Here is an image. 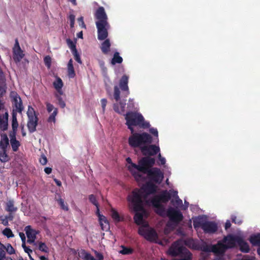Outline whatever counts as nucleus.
I'll return each mask as SVG.
<instances>
[{
  "mask_svg": "<svg viewBox=\"0 0 260 260\" xmlns=\"http://www.w3.org/2000/svg\"><path fill=\"white\" fill-rule=\"evenodd\" d=\"M58 104L61 108H64L66 107V103L62 100V98L58 94L55 95Z\"/></svg>",
  "mask_w": 260,
  "mask_h": 260,
  "instance_id": "50",
  "label": "nucleus"
},
{
  "mask_svg": "<svg viewBox=\"0 0 260 260\" xmlns=\"http://www.w3.org/2000/svg\"><path fill=\"white\" fill-rule=\"evenodd\" d=\"M167 216L169 217L170 221L175 225L179 224L183 219V216L181 211L172 207L167 210Z\"/></svg>",
  "mask_w": 260,
  "mask_h": 260,
  "instance_id": "9",
  "label": "nucleus"
},
{
  "mask_svg": "<svg viewBox=\"0 0 260 260\" xmlns=\"http://www.w3.org/2000/svg\"><path fill=\"white\" fill-rule=\"evenodd\" d=\"M7 149H1L0 151V161L2 162H6L8 161L10 158L8 154L7 153Z\"/></svg>",
  "mask_w": 260,
  "mask_h": 260,
  "instance_id": "37",
  "label": "nucleus"
},
{
  "mask_svg": "<svg viewBox=\"0 0 260 260\" xmlns=\"http://www.w3.org/2000/svg\"><path fill=\"white\" fill-rule=\"evenodd\" d=\"M10 144L12 147V150L16 152L18 150L19 147L20 146V142L17 139L10 140Z\"/></svg>",
  "mask_w": 260,
  "mask_h": 260,
  "instance_id": "39",
  "label": "nucleus"
},
{
  "mask_svg": "<svg viewBox=\"0 0 260 260\" xmlns=\"http://www.w3.org/2000/svg\"><path fill=\"white\" fill-rule=\"evenodd\" d=\"M17 129H13L9 132V136L10 138V140L16 139Z\"/></svg>",
  "mask_w": 260,
  "mask_h": 260,
  "instance_id": "55",
  "label": "nucleus"
},
{
  "mask_svg": "<svg viewBox=\"0 0 260 260\" xmlns=\"http://www.w3.org/2000/svg\"><path fill=\"white\" fill-rule=\"evenodd\" d=\"M237 245L239 246L241 251L245 253H247L249 251L250 249L248 243L240 236L239 237Z\"/></svg>",
  "mask_w": 260,
  "mask_h": 260,
  "instance_id": "24",
  "label": "nucleus"
},
{
  "mask_svg": "<svg viewBox=\"0 0 260 260\" xmlns=\"http://www.w3.org/2000/svg\"><path fill=\"white\" fill-rule=\"evenodd\" d=\"M24 54L21 49L13 50V58L16 63L19 62L24 57Z\"/></svg>",
  "mask_w": 260,
  "mask_h": 260,
  "instance_id": "25",
  "label": "nucleus"
},
{
  "mask_svg": "<svg viewBox=\"0 0 260 260\" xmlns=\"http://www.w3.org/2000/svg\"><path fill=\"white\" fill-rule=\"evenodd\" d=\"M40 162L42 165H46L47 164V159L46 157L45 156H44V155L42 156L41 157L40 159Z\"/></svg>",
  "mask_w": 260,
  "mask_h": 260,
  "instance_id": "60",
  "label": "nucleus"
},
{
  "mask_svg": "<svg viewBox=\"0 0 260 260\" xmlns=\"http://www.w3.org/2000/svg\"><path fill=\"white\" fill-rule=\"evenodd\" d=\"M12 128L13 129H17L18 126V123L17 119V113L14 112V110H13L12 112Z\"/></svg>",
  "mask_w": 260,
  "mask_h": 260,
  "instance_id": "40",
  "label": "nucleus"
},
{
  "mask_svg": "<svg viewBox=\"0 0 260 260\" xmlns=\"http://www.w3.org/2000/svg\"><path fill=\"white\" fill-rule=\"evenodd\" d=\"M99 220L100 221V225L101 226V229L103 230L107 231L109 229L110 226L109 221L105 216L103 215H100Z\"/></svg>",
  "mask_w": 260,
  "mask_h": 260,
  "instance_id": "28",
  "label": "nucleus"
},
{
  "mask_svg": "<svg viewBox=\"0 0 260 260\" xmlns=\"http://www.w3.org/2000/svg\"><path fill=\"white\" fill-rule=\"evenodd\" d=\"M0 148L1 149H7L9 145V140L6 134L3 133L1 135Z\"/></svg>",
  "mask_w": 260,
  "mask_h": 260,
  "instance_id": "27",
  "label": "nucleus"
},
{
  "mask_svg": "<svg viewBox=\"0 0 260 260\" xmlns=\"http://www.w3.org/2000/svg\"><path fill=\"white\" fill-rule=\"evenodd\" d=\"M6 85V79L2 70L0 68V95H3L6 92L4 86Z\"/></svg>",
  "mask_w": 260,
  "mask_h": 260,
  "instance_id": "31",
  "label": "nucleus"
},
{
  "mask_svg": "<svg viewBox=\"0 0 260 260\" xmlns=\"http://www.w3.org/2000/svg\"><path fill=\"white\" fill-rule=\"evenodd\" d=\"M194 228H201L205 233L214 234L217 231V224L214 221H204L201 217L195 219L193 222Z\"/></svg>",
  "mask_w": 260,
  "mask_h": 260,
  "instance_id": "5",
  "label": "nucleus"
},
{
  "mask_svg": "<svg viewBox=\"0 0 260 260\" xmlns=\"http://www.w3.org/2000/svg\"><path fill=\"white\" fill-rule=\"evenodd\" d=\"M36 243H37V245H38V249L40 251L44 252H48V248L45 243L39 241H37Z\"/></svg>",
  "mask_w": 260,
  "mask_h": 260,
  "instance_id": "43",
  "label": "nucleus"
},
{
  "mask_svg": "<svg viewBox=\"0 0 260 260\" xmlns=\"http://www.w3.org/2000/svg\"><path fill=\"white\" fill-rule=\"evenodd\" d=\"M95 257L98 259H95L93 256H92L90 254L87 253L85 250H82L80 253L79 254V256L83 258L84 260H103V255L102 253L95 252Z\"/></svg>",
  "mask_w": 260,
  "mask_h": 260,
  "instance_id": "20",
  "label": "nucleus"
},
{
  "mask_svg": "<svg viewBox=\"0 0 260 260\" xmlns=\"http://www.w3.org/2000/svg\"><path fill=\"white\" fill-rule=\"evenodd\" d=\"M149 132L153 135L158 139V134L156 128L151 127L149 129Z\"/></svg>",
  "mask_w": 260,
  "mask_h": 260,
  "instance_id": "57",
  "label": "nucleus"
},
{
  "mask_svg": "<svg viewBox=\"0 0 260 260\" xmlns=\"http://www.w3.org/2000/svg\"><path fill=\"white\" fill-rule=\"evenodd\" d=\"M120 94L119 88L117 86H115L114 88V98L116 102L120 100Z\"/></svg>",
  "mask_w": 260,
  "mask_h": 260,
  "instance_id": "46",
  "label": "nucleus"
},
{
  "mask_svg": "<svg viewBox=\"0 0 260 260\" xmlns=\"http://www.w3.org/2000/svg\"><path fill=\"white\" fill-rule=\"evenodd\" d=\"M24 231L25 232L27 238V242L30 244H33L37 246V243L35 240L37 235L39 233V231L32 228L30 225H27L24 228Z\"/></svg>",
  "mask_w": 260,
  "mask_h": 260,
  "instance_id": "14",
  "label": "nucleus"
},
{
  "mask_svg": "<svg viewBox=\"0 0 260 260\" xmlns=\"http://www.w3.org/2000/svg\"><path fill=\"white\" fill-rule=\"evenodd\" d=\"M95 24L98 30V39L99 40H105L108 36V29L109 27L108 22H95Z\"/></svg>",
  "mask_w": 260,
  "mask_h": 260,
  "instance_id": "12",
  "label": "nucleus"
},
{
  "mask_svg": "<svg viewBox=\"0 0 260 260\" xmlns=\"http://www.w3.org/2000/svg\"><path fill=\"white\" fill-rule=\"evenodd\" d=\"M128 77L126 75L122 76L120 79L119 85L121 90L123 92L124 96L126 97L129 94V89L128 86Z\"/></svg>",
  "mask_w": 260,
  "mask_h": 260,
  "instance_id": "18",
  "label": "nucleus"
},
{
  "mask_svg": "<svg viewBox=\"0 0 260 260\" xmlns=\"http://www.w3.org/2000/svg\"><path fill=\"white\" fill-rule=\"evenodd\" d=\"M2 233L8 238H12L14 236L12 230L9 228H5L3 231Z\"/></svg>",
  "mask_w": 260,
  "mask_h": 260,
  "instance_id": "44",
  "label": "nucleus"
},
{
  "mask_svg": "<svg viewBox=\"0 0 260 260\" xmlns=\"http://www.w3.org/2000/svg\"><path fill=\"white\" fill-rule=\"evenodd\" d=\"M131 171L136 181H141L144 180V177L143 175L140 173V172L134 171L132 170H131Z\"/></svg>",
  "mask_w": 260,
  "mask_h": 260,
  "instance_id": "42",
  "label": "nucleus"
},
{
  "mask_svg": "<svg viewBox=\"0 0 260 260\" xmlns=\"http://www.w3.org/2000/svg\"><path fill=\"white\" fill-rule=\"evenodd\" d=\"M68 73L70 78H74L76 74L73 63L72 59H70L68 63Z\"/></svg>",
  "mask_w": 260,
  "mask_h": 260,
  "instance_id": "33",
  "label": "nucleus"
},
{
  "mask_svg": "<svg viewBox=\"0 0 260 260\" xmlns=\"http://www.w3.org/2000/svg\"><path fill=\"white\" fill-rule=\"evenodd\" d=\"M75 15H74L73 14H71L69 16L70 24V27L71 28L74 27V23H75Z\"/></svg>",
  "mask_w": 260,
  "mask_h": 260,
  "instance_id": "56",
  "label": "nucleus"
},
{
  "mask_svg": "<svg viewBox=\"0 0 260 260\" xmlns=\"http://www.w3.org/2000/svg\"><path fill=\"white\" fill-rule=\"evenodd\" d=\"M58 113V110L57 109H54V110L53 112L50 114L49 117L48 118V122H55V117L57 115V114Z\"/></svg>",
  "mask_w": 260,
  "mask_h": 260,
  "instance_id": "45",
  "label": "nucleus"
},
{
  "mask_svg": "<svg viewBox=\"0 0 260 260\" xmlns=\"http://www.w3.org/2000/svg\"><path fill=\"white\" fill-rule=\"evenodd\" d=\"M250 243L254 246H260V234L252 235L249 238Z\"/></svg>",
  "mask_w": 260,
  "mask_h": 260,
  "instance_id": "29",
  "label": "nucleus"
},
{
  "mask_svg": "<svg viewBox=\"0 0 260 260\" xmlns=\"http://www.w3.org/2000/svg\"><path fill=\"white\" fill-rule=\"evenodd\" d=\"M5 245L0 242V258H6V252L5 251Z\"/></svg>",
  "mask_w": 260,
  "mask_h": 260,
  "instance_id": "51",
  "label": "nucleus"
},
{
  "mask_svg": "<svg viewBox=\"0 0 260 260\" xmlns=\"http://www.w3.org/2000/svg\"><path fill=\"white\" fill-rule=\"evenodd\" d=\"M126 101H120L119 103L114 104L113 109L114 111L119 114H122L125 111V107L126 105Z\"/></svg>",
  "mask_w": 260,
  "mask_h": 260,
  "instance_id": "26",
  "label": "nucleus"
},
{
  "mask_svg": "<svg viewBox=\"0 0 260 260\" xmlns=\"http://www.w3.org/2000/svg\"><path fill=\"white\" fill-rule=\"evenodd\" d=\"M67 43L69 47L71 49L72 52L77 50L76 45L74 43V42L70 39H68L67 40Z\"/></svg>",
  "mask_w": 260,
  "mask_h": 260,
  "instance_id": "49",
  "label": "nucleus"
},
{
  "mask_svg": "<svg viewBox=\"0 0 260 260\" xmlns=\"http://www.w3.org/2000/svg\"><path fill=\"white\" fill-rule=\"evenodd\" d=\"M5 250L9 254H14L15 253V250L14 248L12 247L11 244L7 243L6 245H5Z\"/></svg>",
  "mask_w": 260,
  "mask_h": 260,
  "instance_id": "47",
  "label": "nucleus"
},
{
  "mask_svg": "<svg viewBox=\"0 0 260 260\" xmlns=\"http://www.w3.org/2000/svg\"><path fill=\"white\" fill-rule=\"evenodd\" d=\"M154 158L149 156L142 157L138 161V164H133V168L144 174H146L155 164Z\"/></svg>",
  "mask_w": 260,
  "mask_h": 260,
  "instance_id": "6",
  "label": "nucleus"
},
{
  "mask_svg": "<svg viewBox=\"0 0 260 260\" xmlns=\"http://www.w3.org/2000/svg\"><path fill=\"white\" fill-rule=\"evenodd\" d=\"M74 56V58L75 59V60L78 62L80 64H81L82 63V61H81V59L80 58V55L79 54V53H78V51L77 50H75L73 52H72Z\"/></svg>",
  "mask_w": 260,
  "mask_h": 260,
  "instance_id": "52",
  "label": "nucleus"
},
{
  "mask_svg": "<svg viewBox=\"0 0 260 260\" xmlns=\"http://www.w3.org/2000/svg\"><path fill=\"white\" fill-rule=\"evenodd\" d=\"M143 189L147 194H153L156 191L157 186L152 182L149 181L144 185Z\"/></svg>",
  "mask_w": 260,
  "mask_h": 260,
  "instance_id": "23",
  "label": "nucleus"
},
{
  "mask_svg": "<svg viewBox=\"0 0 260 260\" xmlns=\"http://www.w3.org/2000/svg\"><path fill=\"white\" fill-rule=\"evenodd\" d=\"M19 235L22 240V244L24 245V243H25V241H26V237H25V234L22 232H20L19 234Z\"/></svg>",
  "mask_w": 260,
  "mask_h": 260,
  "instance_id": "61",
  "label": "nucleus"
},
{
  "mask_svg": "<svg viewBox=\"0 0 260 260\" xmlns=\"http://www.w3.org/2000/svg\"><path fill=\"white\" fill-rule=\"evenodd\" d=\"M63 85L62 81L59 77H57L56 80L53 82L54 87L60 94H62L61 88L63 87Z\"/></svg>",
  "mask_w": 260,
  "mask_h": 260,
  "instance_id": "32",
  "label": "nucleus"
},
{
  "mask_svg": "<svg viewBox=\"0 0 260 260\" xmlns=\"http://www.w3.org/2000/svg\"><path fill=\"white\" fill-rule=\"evenodd\" d=\"M146 174L148 178L152 182L159 184L164 178V173L158 168H152Z\"/></svg>",
  "mask_w": 260,
  "mask_h": 260,
  "instance_id": "8",
  "label": "nucleus"
},
{
  "mask_svg": "<svg viewBox=\"0 0 260 260\" xmlns=\"http://www.w3.org/2000/svg\"><path fill=\"white\" fill-rule=\"evenodd\" d=\"M20 49H21V48L20 47L18 40L17 39H16L15 40V44L13 48V50L18 49L19 50Z\"/></svg>",
  "mask_w": 260,
  "mask_h": 260,
  "instance_id": "62",
  "label": "nucleus"
},
{
  "mask_svg": "<svg viewBox=\"0 0 260 260\" xmlns=\"http://www.w3.org/2000/svg\"><path fill=\"white\" fill-rule=\"evenodd\" d=\"M138 233L145 239L150 242H155L158 238L156 232L152 228H141L139 229Z\"/></svg>",
  "mask_w": 260,
  "mask_h": 260,
  "instance_id": "10",
  "label": "nucleus"
},
{
  "mask_svg": "<svg viewBox=\"0 0 260 260\" xmlns=\"http://www.w3.org/2000/svg\"><path fill=\"white\" fill-rule=\"evenodd\" d=\"M101 102L103 110L104 111L107 103V100L105 99H103L101 100Z\"/></svg>",
  "mask_w": 260,
  "mask_h": 260,
  "instance_id": "63",
  "label": "nucleus"
},
{
  "mask_svg": "<svg viewBox=\"0 0 260 260\" xmlns=\"http://www.w3.org/2000/svg\"><path fill=\"white\" fill-rule=\"evenodd\" d=\"M58 197L59 198L58 199L56 198V200L60 206V208L64 211H68L69 209L67 204L64 202V200L61 198L60 195L58 196Z\"/></svg>",
  "mask_w": 260,
  "mask_h": 260,
  "instance_id": "38",
  "label": "nucleus"
},
{
  "mask_svg": "<svg viewBox=\"0 0 260 260\" xmlns=\"http://www.w3.org/2000/svg\"><path fill=\"white\" fill-rule=\"evenodd\" d=\"M122 249L119 251L120 253L123 255H128L132 254L134 252V249L132 248L126 247L122 245L121 246Z\"/></svg>",
  "mask_w": 260,
  "mask_h": 260,
  "instance_id": "41",
  "label": "nucleus"
},
{
  "mask_svg": "<svg viewBox=\"0 0 260 260\" xmlns=\"http://www.w3.org/2000/svg\"><path fill=\"white\" fill-rule=\"evenodd\" d=\"M126 124L131 133H133L134 129L133 126H139L141 128H147L149 127L148 122L145 121L142 114L134 112H127L125 116Z\"/></svg>",
  "mask_w": 260,
  "mask_h": 260,
  "instance_id": "3",
  "label": "nucleus"
},
{
  "mask_svg": "<svg viewBox=\"0 0 260 260\" xmlns=\"http://www.w3.org/2000/svg\"><path fill=\"white\" fill-rule=\"evenodd\" d=\"M111 43L109 39H106L102 43L101 49L104 54H107L110 51Z\"/></svg>",
  "mask_w": 260,
  "mask_h": 260,
  "instance_id": "30",
  "label": "nucleus"
},
{
  "mask_svg": "<svg viewBox=\"0 0 260 260\" xmlns=\"http://www.w3.org/2000/svg\"><path fill=\"white\" fill-rule=\"evenodd\" d=\"M122 61L123 58L119 55V52H115L111 61V64L115 65L116 63H121Z\"/></svg>",
  "mask_w": 260,
  "mask_h": 260,
  "instance_id": "35",
  "label": "nucleus"
},
{
  "mask_svg": "<svg viewBox=\"0 0 260 260\" xmlns=\"http://www.w3.org/2000/svg\"><path fill=\"white\" fill-rule=\"evenodd\" d=\"M241 260H256L254 257H250L249 255H246L241 259Z\"/></svg>",
  "mask_w": 260,
  "mask_h": 260,
  "instance_id": "64",
  "label": "nucleus"
},
{
  "mask_svg": "<svg viewBox=\"0 0 260 260\" xmlns=\"http://www.w3.org/2000/svg\"><path fill=\"white\" fill-rule=\"evenodd\" d=\"M199 250L205 252H213L216 255L220 256L217 244L215 245L208 244L203 242L198 246Z\"/></svg>",
  "mask_w": 260,
  "mask_h": 260,
  "instance_id": "16",
  "label": "nucleus"
},
{
  "mask_svg": "<svg viewBox=\"0 0 260 260\" xmlns=\"http://www.w3.org/2000/svg\"><path fill=\"white\" fill-rule=\"evenodd\" d=\"M89 200L92 204L95 206H97V205H99L96 197L93 194H90L89 196Z\"/></svg>",
  "mask_w": 260,
  "mask_h": 260,
  "instance_id": "53",
  "label": "nucleus"
},
{
  "mask_svg": "<svg viewBox=\"0 0 260 260\" xmlns=\"http://www.w3.org/2000/svg\"><path fill=\"white\" fill-rule=\"evenodd\" d=\"M46 105L47 110L49 113H50L52 110L54 111V109H55L54 106L52 104H51L50 103H47Z\"/></svg>",
  "mask_w": 260,
  "mask_h": 260,
  "instance_id": "58",
  "label": "nucleus"
},
{
  "mask_svg": "<svg viewBox=\"0 0 260 260\" xmlns=\"http://www.w3.org/2000/svg\"><path fill=\"white\" fill-rule=\"evenodd\" d=\"M185 255L184 257L177 259L176 260H191V253L188 250L185 251Z\"/></svg>",
  "mask_w": 260,
  "mask_h": 260,
  "instance_id": "54",
  "label": "nucleus"
},
{
  "mask_svg": "<svg viewBox=\"0 0 260 260\" xmlns=\"http://www.w3.org/2000/svg\"><path fill=\"white\" fill-rule=\"evenodd\" d=\"M22 247H23L24 251L26 253H27L28 254L29 256L30 255V253H32V250H31L29 247H27L26 246L25 243H24V245L22 244Z\"/></svg>",
  "mask_w": 260,
  "mask_h": 260,
  "instance_id": "59",
  "label": "nucleus"
},
{
  "mask_svg": "<svg viewBox=\"0 0 260 260\" xmlns=\"http://www.w3.org/2000/svg\"><path fill=\"white\" fill-rule=\"evenodd\" d=\"M171 198V194L167 190H163L158 195L154 196L151 200L157 201L158 203H167Z\"/></svg>",
  "mask_w": 260,
  "mask_h": 260,
  "instance_id": "17",
  "label": "nucleus"
},
{
  "mask_svg": "<svg viewBox=\"0 0 260 260\" xmlns=\"http://www.w3.org/2000/svg\"><path fill=\"white\" fill-rule=\"evenodd\" d=\"M127 200L131 204V208L135 212L134 216L135 222L137 225H141L143 223V217L146 213L143 207L142 192L138 188L134 189L132 194L128 196Z\"/></svg>",
  "mask_w": 260,
  "mask_h": 260,
  "instance_id": "1",
  "label": "nucleus"
},
{
  "mask_svg": "<svg viewBox=\"0 0 260 260\" xmlns=\"http://www.w3.org/2000/svg\"><path fill=\"white\" fill-rule=\"evenodd\" d=\"M95 17L96 19L98 20V21H97L96 22H108V17L105 12V9L103 7H100L96 10L95 13Z\"/></svg>",
  "mask_w": 260,
  "mask_h": 260,
  "instance_id": "19",
  "label": "nucleus"
},
{
  "mask_svg": "<svg viewBox=\"0 0 260 260\" xmlns=\"http://www.w3.org/2000/svg\"><path fill=\"white\" fill-rule=\"evenodd\" d=\"M26 114L28 117L27 127L29 132L33 133L37 130L39 118L34 109L30 106H28Z\"/></svg>",
  "mask_w": 260,
  "mask_h": 260,
  "instance_id": "7",
  "label": "nucleus"
},
{
  "mask_svg": "<svg viewBox=\"0 0 260 260\" xmlns=\"http://www.w3.org/2000/svg\"><path fill=\"white\" fill-rule=\"evenodd\" d=\"M45 65L48 69H50L51 66V58L49 55H47L44 58Z\"/></svg>",
  "mask_w": 260,
  "mask_h": 260,
  "instance_id": "48",
  "label": "nucleus"
},
{
  "mask_svg": "<svg viewBox=\"0 0 260 260\" xmlns=\"http://www.w3.org/2000/svg\"><path fill=\"white\" fill-rule=\"evenodd\" d=\"M131 134L128 139V143L132 148H139L141 149V147L152 143V137L147 133H139L134 131Z\"/></svg>",
  "mask_w": 260,
  "mask_h": 260,
  "instance_id": "2",
  "label": "nucleus"
},
{
  "mask_svg": "<svg viewBox=\"0 0 260 260\" xmlns=\"http://www.w3.org/2000/svg\"><path fill=\"white\" fill-rule=\"evenodd\" d=\"M239 237L237 235L229 234L225 236L222 240L218 241L217 245L220 256H222L228 249L236 247Z\"/></svg>",
  "mask_w": 260,
  "mask_h": 260,
  "instance_id": "4",
  "label": "nucleus"
},
{
  "mask_svg": "<svg viewBox=\"0 0 260 260\" xmlns=\"http://www.w3.org/2000/svg\"><path fill=\"white\" fill-rule=\"evenodd\" d=\"M8 112L0 114V131L4 132L8 127Z\"/></svg>",
  "mask_w": 260,
  "mask_h": 260,
  "instance_id": "22",
  "label": "nucleus"
},
{
  "mask_svg": "<svg viewBox=\"0 0 260 260\" xmlns=\"http://www.w3.org/2000/svg\"><path fill=\"white\" fill-rule=\"evenodd\" d=\"M6 210L9 212H15L17 210V208L14 206L13 201L9 200L7 202Z\"/></svg>",
  "mask_w": 260,
  "mask_h": 260,
  "instance_id": "36",
  "label": "nucleus"
},
{
  "mask_svg": "<svg viewBox=\"0 0 260 260\" xmlns=\"http://www.w3.org/2000/svg\"><path fill=\"white\" fill-rule=\"evenodd\" d=\"M10 97L12 103L14 112H18L19 113H21L23 110V106L20 96L16 91H12L10 92Z\"/></svg>",
  "mask_w": 260,
  "mask_h": 260,
  "instance_id": "11",
  "label": "nucleus"
},
{
  "mask_svg": "<svg viewBox=\"0 0 260 260\" xmlns=\"http://www.w3.org/2000/svg\"><path fill=\"white\" fill-rule=\"evenodd\" d=\"M160 151L159 147L155 145H145L141 147V151L145 155L153 156Z\"/></svg>",
  "mask_w": 260,
  "mask_h": 260,
  "instance_id": "15",
  "label": "nucleus"
},
{
  "mask_svg": "<svg viewBox=\"0 0 260 260\" xmlns=\"http://www.w3.org/2000/svg\"><path fill=\"white\" fill-rule=\"evenodd\" d=\"M151 202L152 206L155 208V212L157 214L162 217H165L167 215V212H166L165 207L162 204L158 203L157 201H154L151 200Z\"/></svg>",
  "mask_w": 260,
  "mask_h": 260,
  "instance_id": "21",
  "label": "nucleus"
},
{
  "mask_svg": "<svg viewBox=\"0 0 260 260\" xmlns=\"http://www.w3.org/2000/svg\"><path fill=\"white\" fill-rule=\"evenodd\" d=\"M111 215L114 221L118 222L123 220V218L120 217L118 212L113 208L111 209Z\"/></svg>",
  "mask_w": 260,
  "mask_h": 260,
  "instance_id": "34",
  "label": "nucleus"
},
{
  "mask_svg": "<svg viewBox=\"0 0 260 260\" xmlns=\"http://www.w3.org/2000/svg\"><path fill=\"white\" fill-rule=\"evenodd\" d=\"M187 250L183 246L181 245L178 241L174 242L170 247L168 253L172 256H176L182 254H184Z\"/></svg>",
  "mask_w": 260,
  "mask_h": 260,
  "instance_id": "13",
  "label": "nucleus"
}]
</instances>
